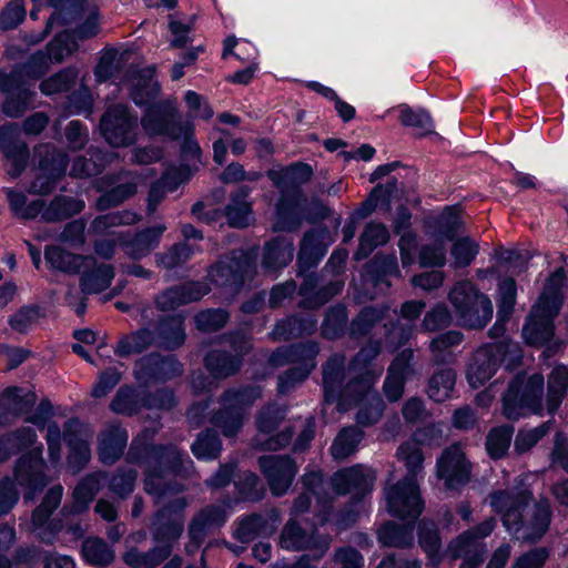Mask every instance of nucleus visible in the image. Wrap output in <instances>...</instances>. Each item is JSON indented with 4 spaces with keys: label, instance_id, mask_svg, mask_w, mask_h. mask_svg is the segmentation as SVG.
Returning <instances> with one entry per match:
<instances>
[{
    "label": "nucleus",
    "instance_id": "393cba45",
    "mask_svg": "<svg viewBox=\"0 0 568 568\" xmlns=\"http://www.w3.org/2000/svg\"><path fill=\"white\" fill-rule=\"evenodd\" d=\"M266 175L282 193H288L307 183L313 175V169L306 163L297 162L282 170H268Z\"/></svg>",
    "mask_w": 568,
    "mask_h": 568
},
{
    "label": "nucleus",
    "instance_id": "5fc2aeb1",
    "mask_svg": "<svg viewBox=\"0 0 568 568\" xmlns=\"http://www.w3.org/2000/svg\"><path fill=\"white\" fill-rule=\"evenodd\" d=\"M193 247L186 242H179L171 245L168 250L156 253L154 262L158 267L172 271L182 267L192 257Z\"/></svg>",
    "mask_w": 568,
    "mask_h": 568
},
{
    "label": "nucleus",
    "instance_id": "f3484780",
    "mask_svg": "<svg viewBox=\"0 0 568 568\" xmlns=\"http://www.w3.org/2000/svg\"><path fill=\"white\" fill-rule=\"evenodd\" d=\"M210 291V286L203 282L186 281L160 292L154 297V305L161 312L174 311L182 305L200 301Z\"/></svg>",
    "mask_w": 568,
    "mask_h": 568
},
{
    "label": "nucleus",
    "instance_id": "7ed1b4c3",
    "mask_svg": "<svg viewBox=\"0 0 568 568\" xmlns=\"http://www.w3.org/2000/svg\"><path fill=\"white\" fill-rule=\"evenodd\" d=\"M496 526V519L490 517L452 539L447 545V554L453 559H463L459 568H478L486 554L484 539Z\"/></svg>",
    "mask_w": 568,
    "mask_h": 568
},
{
    "label": "nucleus",
    "instance_id": "5701e85b",
    "mask_svg": "<svg viewBox=\"0 0 568 568\" xmlns=\"http://www.w3.org/2000/svg\"><path fill=\"white\" fill-rule=\"evenodd\" d=\"M79 286L84 295L100 294L110 287L114 278V267L111 264L98 263L82 265Z\"/></svg>",
    "mask_w": 568,
    "mask_h": 568
},
{
    "label": "nucleus",
    "instance_id": "774afa93",
    "mask_svg": "<svg viewBox=\"0 0 568 568\" xmlns=\"http://www.w3.org/2000/svg\"><path fill=\"white\" fill-rule=\"evenodd\" d=\"M347 311L346 307L337 304L329 307L325 313V318L322 324V336L328 339H335L343 336L347 325Z\"/></svg>",
    "mask_w": 568,
    "mask_h": 568
},
{
    "label": "nucleus",
    "instance_id": "9b49d317",
    "mask_svg": "<svg viewBox=\"0 0 568 568\" xmlns=\"http://www.w3.org/2000/svg\"><path fill=\"white\" fill-rule=\"evenodd\" d=\"M376 471L362 464L342 468L333 474L331 484L337 495H351L355 503H359L374 487Z\"/></svg>",
    "mask_w": 568,
    "mask_h": 568
},
{
    "label": "nucleus",
    "instance_id": "8fccbe9b",
    "mask_svg": "<svg viewBox=\"0 0 568 568\" xmlns=\"http://www.w3.org/2000/svg\"><path fill=\"white\" fill-rule=\"evenodd\" d=\"M181 170H172L165 173L160 180L151 184L148 194L146 214L153 215L158 205L165 199L168 191H174L179 183L185 179H179Z\"/></svg>",
    "mask_w": 568,
    "mask_h": 568
},
{
    "label": "nucleus",
    "instance_id": "0e129e2a",
    "mask_svg": "<svg viewBox=\"0 0 568 568\" xmlns=\"http://www.w3.org/2000/svg\"><path fill=\"white\" fill-rule=\"evenodd\" d=\"M143 406V397H140L134 388L122 386L110 403V409L115 414L132 416L139 413Z\"/></svg>",
    "mask_w": 568,
    "mask_h": 568
},
{
    "label": "nucleus",
    "instance_id": "4d7b16f0",
    "mask_svg": "<svg viewBox=\"0 0 568 568\" xmlns=\"http://www.w3.org/2000/svg\"><path fill=\"white\" fill-rule=\"evenodd\" d=\"M141 221V215L131 210L114 211L97 216L91 222V230L95 234H103L112 227L133 225Z\"/></svg>",
    "mask_w": 568,
    "mask_h": 568
},
{
    "label": "nucleus",
    "instance_id": "de8ad7c7",
    "mask_svg": "<svg viewBox=\"0 0 568 568\" xmlns=\"http://www.w3.org/2000/svg\"><path fill=\"white\" fill-rule=\"evenodd\" d=\"M486 295L480 293L475 284L468 280L459 281L454 284L448 293V301L453 305L458 320L464 315L471 304L477 303L479 297Z\"/></svg>",
    "mask_w": 568,
    "mask_h": 568
},
{
    "label": "nucleus",
    "instance_id": "6e6552de",
    "mask_svg": "<svg viewBox=\"0 0 568 568\" xmlns=\"http://www.w3.org/2000/svg\"><path fill=\"white\" fill-rule=\"evenodd\" d=\"M436 476L450 490L459 489L470 481L471 463L460 444L454 443L442 452L436 462Z\"/></svg>",
    "mask_w": 568,
    "mask_h": 568
},
{
    "label": "nucleus",
    "instance_id": "a878e982",
    "mask_svg": "<svg viewBox=\"0 0 568 568\" xmlns=\"http://www.w3.org/2000/svg\"><path fill=\"white\" fill-rule=\"evenodd\" d=\"M104 479H106V473L102 470L90 473L81 478L72 491L70 513L75 515L85 513L100 491Z\"/></svg>",
    "mask_w": 568,
    "mask_h": 568
},
{
    "label": "nucleus",
    "instance_id": "1a4fd4ad",
    "mask_svg": "<svg viewBox=\"0 0 568 568\" xmlns=\"http://www.w3.org/2000/svg\"><path fill=\"white\" fill-rule=\"evenodd\" d=\"M385 499L388 513L403 520L415 521L424 509L418 483L400 479L385 488Z\"/></svg>",
    "mask_w": 568,
    "mask_h": 568
},
{
    "label": "nucleus",
    "instance_id": "2f4dec72",
    "mask_svg": "<svg viewBox=\"0 0 568 568\" xmlns=\"http://www.w3.org/2000/svg\"><path fill=\"white\" fill-rule=\"evenodd\" d=\"M396 459L404 465L405 476L402 478L406 481L418 483V477L425 469V454L416 442H403L396 449Z\"/></svg>",
    "mask_w": 568,
    "mask_h": 568
},
{
    "label": "nucleus",
    "instance_id": "c03bdc74",
    "mask_svg": "<svg viewBox=\"0 0 568 568\" xmlns=\"http://www.w3.org/2000/svg\"><path fill=\"white\" fill-rule=\"evenodd\" d=\"M365 433L355 425L343 427L331 446V454L335 460H343L357 452Z\"/></svg>",
    "mask_w": 568,
    "mask_h": 568
},
{
    "label": "nucleus",
    "instance_id": "f704fd0d",
    "mask_svg": "<svg viewBox=\"0 0 568 568\" xmlns=\"http://www.w3.org/2000/svg\"><path fill=\"white\" fill-rule=\"evenodd\" d=\"M44 257L53 268L68 274H78L82 265L95 263V257L92 255L74 254L54 245L45 248Z\"/></svg>",
    "mask_w": 568,
    "mask_h": 568
},
{
    "label": "nucleus",
    "instance_id": "0eeeda50",
    "mask_svg": "<svg viewBox=\"0 0 568 568\" xmlns=\"http://www.w3.org/2000/svg\"><path fill=\"white\" fill-rule=\"evenodd\" d=\"M44 469L45 462L41 447L29 450L16 462L13 477L16 483L26 489L23 495L26 500H33L36 494L51 481Z\"/></svg>",
    "mask_w": 568,
    "mask_h": 568
},
{
    "label": "nucleus",
    "instance_id": "20e7f679",
    "mask_svg": "<svg viewBox=\"0 0 568 568\" xmlns=\"http://www.w3.org/2000/svg\"><path fill=\"white\" fill-rule=\"evenodd\" d=\"M99 129L113 148L132 145L138 134V118L122 103L111 104L102 114Z\"/></svg>",
    "mask_w": 568,
    "mask_h": 568
},
{
    "label": "nucleus",
    "instance_id": "f8f14e48",
    "mask_svg": "<svg viewBox=\"0 0 568 568\" xmlns=\"http://www.w3.org/2000/svg\"><path fill=\"white\" fill-rule=\"evenodd\" d=\"M257 465L275 497L290 490L298 471L296 462L290 455H264L258 457Z\"/></svg>",
    "mask_w": 568,
    "mask_h": 568
},
{
    "label": "nucleus",
    "instance_id": "49530a36",
    "mask_svg": "<svg viewBox=\"0 0 568 568\" xmlns=\"http://www.w3.org/2000/svg\"><path fill=\"white\" fill-rule=\"evenodd\" d=\"M220 404L221 407L212 414L210 423L219 428L225 437H234L243 427V412L233 408L227 403Z\"/></svg>",
    "mask_w": 568,
    "mask_h": 568
},
{
    "label": "nucleus",
    "instance_id": "bf43d9fd",
    "mask_svg": "<svg viewBox=\"0 0 568 568\" xmlns=\"http://www.w3.org/2000/svg\"><path fill=\"white\" fill-rule=\"evenodd\" d=\"M464 315L459 318L462 326L470 329H481L493 316V305L490 300L479 297L477 303L471 304Z\"/></svg>",
    "mask_w": 568,
    "mask_h": 568
},
{
    "label": "nucleus",
    "instance_id": "864d4df0",
    "mask_svg": "<svg viewBox=\"0 0 568 568\" xmlns=\"http://www.w3.org/2000/svg\"><path fill=\"white\" fill-rule=\"evenodd\" d=\"M138 176L130 181L119 183L111 190L104 192L97 199L95 207L98 211H106L111 207L122 204L124 201L134 196L138 192Z\"/></svg>",
    "mask_w": 568,
    "mask_h": 568
},
{
    "label": "nucleus",
    "instance_id": "69168bd1",
    "mask_svg": "<svg viewBox=\"0 0 568 568\" xmlns=\"http://www.w3.org/2000/svg\"><path fill=\"white\" fill-rule=\"evenodd\" d=\"M62 496L63 487L61 485H54L48 489L41 504L32 511L31 523L34 528H40L48 521L61 504Z\"/></svg>",
    "mask_w": 568,
    "mask_h": 568
},
{
    "label": "nucleus",
    "instance_id": "603ef678",
    "mask_svg": "<svg viewBox=\"0 0 568 568\" xmlns=\"http://www.w3.org/2000/svg\"><path fill=\"white\" fill-rule=\"evenodd\" d=\"M84 209V202L80 199L58 195L43 211L42 219L45 222H58L69 219Z\"/></svg>",
    "mask_w": 568,
    "mask_h": 568
},
{
    "label": "nucleus",
    "instance_id": "bb28decb",
    "mask_svg": "<svg viewBox=\"0 0 568 568\" xmlns=\"http://www.w3.org/2000/svg\"><path fill=\"white\" fill-rule=\"evenodd\" d=\"M154 71L151 68H130L128 81L130 83V95L135 104H148L159 93V84L153 79Z\"/></svg>",
    "mask_w": 568,
    "mask_h": 568
},
{
    "label": "nucleus",
    "instance_id": "cd10ccee",
    "mask_svg": "<svg viewBox=\"0 0 568 568\" xmlns=\"http://www.w3.org/2000/svg\"><path fill=\"white\" fill-rule=\"evenodd\" d=\"M318 353V344L314 341L282 346L271 354L268 357V364L272 367L278 368L287 364L315 361Z\"/></svg>",
    "mask_w": 568,
    "mask_h": 568
},
{
    "label": "nucleus",
    "instance_id": "dca6fc26",
    "mask_svg": "<svg viewBox=\"0 0 568 568\" xmlns=\"http://www.w3.org/2000/svg\"><path fill=\"white\" fill-rule=\"evenodd\" d=\"M175 104L170 101H160L152 104L144 116L141 119V125L149 135L176 136L181 133L182 123L176 120Z\"/></svg>",
    "mask_w": 568,
    "mask_h": 568
},
{
    "label": "nucleus",
    "instance_id": "37998d69",
    "mask_svg": "<svg viewBox=\"0 0 568 568\" xmlns=\"http://www.w3.org/2000/svg\"><path fill=\"white\" fill-rule=\"evenodd\" d=\"M34 159L38 162L40 170L50 172L59 178L64 175L69 163L67 153L50 143H43L36 146Z\"/></svg>",
    "mask_w": 568,
    "mask_h": 568
},
{
    "label": "nucleus",
    "instance_id": "72a5a7b5",
    "mask_svg": "<svg viewBox=\"0 0 568 568\" xmlns=\"http://www.w3.org/2000/svg\"><path fill=\"white\" fill-rule=\"evenodd\" d=\"M294 255L293 243L278 236L264 244L262 266L266 271H277L288 265Z\"/></svg>",
    "mask_w": 568,
    "mask_h": 568
},
{
    "label": "nucleus",
    "instance_id": "3c124183",
    "mask_svg": "<svg viewBox=\"0 0 568 568\" xmlns=\"http://www.w3.org/2000/svg\"><path fill=\"white\" fill-rule=\"evenodd\" d=\"M388 240L389 233L384 224L368 223L359 236L355 258L358 261L366 258L377 246L386 244Z\"/></svg>",
    "mask_w": 568,
    "mask_h": 568
},
{
    "label": "nucleus",
    "instance_id": "4468645a",
    "mask_svg": "<svg viewBox=\"0 0 568 568\" xmlns=\"http://www.w3.org/2000/svg\"><path fill=\"white\" fill-rule=\"evenodd\" d=\"M227 519V505L209 504L200 508L187 526L189 542L185 550L193 554L199 550L209 534L220 529Z\"/></svg>",
    "mask_w": 568,
    "mask_h": 568
},
{
    "label": "nucleus",
    "instance_id": "a19ab883",
    "mask_svg": "<svg viewBox=\"0 0 568 568\" xmlns=\"http://www.w3.org/2000/svg\"><path fill=\"white\" fill-rule=\"evenodd\" d=\"M204 366L217 379L235 375L242 367V361L226 351L213 349L204 357Z\"/></svg>",
    "mask_w": 568,
    "mask_h": 568
},
{
    "label": "nucleus",
    "instance_id": "f03ea898",
    "mask_svg": "<svg viewBox=\"0 0 568 568\" xmlns=\"http://www.w3.org/2000/svg\"><path fill=\"white\" fill-rule=\"evenodd\" d=\"M257 250H233L207 270V280L215 286L236 294L256 274Z\"/></svg>",
    "mask_w": 568,
    "mask_h": 568
},
{
    "label": "nucleus",
    "instance_id": "39448f33",
    "mask_svg": "<svg viewBox=\"0 0 568 568\" xmlns=\"http://www.w3.org/2000/svg\"><path fill=\"white\" fill-rule=\"evenodd\" d=\"M564 278L562 270L555 271L539 297L537 310H535V345L539 341L550 339L554 334L552 318L559 313L564 301L561 293Z\"/></svg>",
    "mask_w": 568,
    "mask_h": 568
},
{
    "label": "nucleus",
    "instance_id": "4be33fe9",
    "mask_svg": "<svg viewBox=\"0 0 568 568\" xmlns=\"http://www.w3.org/2000/svg\"><path fill=\"white\" fill-rule=\"evenodd\" d=\"M165 230L164 224H158L136 232L130 240H125L123 234H120L118 242L130 258L140 260L148 256L159 245Z\"/></svg>",
    "mask_w": 568,
    "mask_h": 568
},
{
    "label": "nucleus",
    "instance_id": "6ab92c4d",
    "mask_svg": "<svg viewBox=\"0 0 568 568\" xmlns=\"http://www.w3.org/2000/svg\"><path fill=\"white\" fill-rule=\"evenodd\" d=\"M383 373V367H374L364 371L358 376L352 378L341 388L337 396V407L339 412H347L352 406L365 400L368 396L377 393L374 385Z\"/></svg>",
    "mask_w": 568,
    "mask_h": 568
},
{
    "label": "nucleus",
    "instance_id": "680f3d73",
    "mask_svg": "<svg viewBox=\"0 0 568 568\" xmlns=\"http://www.w3.org/2000/svg\"><path fill=\"white\" fill-rule=\"evenodd\" d=\"M262 397V390L260 386H245L237 389H226L221 396L220 403H227L233 408L240 412H245L250 408L258 398Z\"/></svg>",
    "mask_w": 568,
    "mask_h": 568
},
{
    "label": "nucleus",
    "instance_id": "7c9ffc66",
    "mask_svg": "<svg viewBox=\"0 0 568 568\" xmlns=\"http://www.w3.org/2000/svg\"><path fill=\"white\" fill-rule=\"evenodd\" d=\"M83 560L95 568H106L115 560V551L102 537L88 536L81 542Z\"/></svg>",
    "mask_w": 568,
    "mask_h": 568
},
{
    "label": "nucleus",
    "instance_id": "412c9836",
    "mask_svg": "<svg viewBox=\"0 0 568 568\" xmlns=\"http://www.w3.org/2000/svg\"><path fill=\"white\" fill-rule=\"evenodd\" d=\"M128 443V433L119 424H109L98 435V456L102 464L113 465L121 458Z\"/></svg>",
    "mask_w": 568,
    "mask_h": 568
},
{
    "label": "nucleus",
    "instance_id": "c85d7f7f",
    "mask_svg": "<svg viewBox=\"0 0 568 568\" xmlns=\"http://www.w3.org/2000/svg\"><path fill=\"white\" fill-rule=\"evenodd\" d=\"M345 362L343 354H333L322 366L324 402H336L345 379Z\"/></svg>",
    "mask_w": 568,
    "mask_h": 568
},
{
    "label": "nucleus",
    "instance_id": "a211bd4d",
    "mask_svg": "<svg viewBox=\"0 0 568 568\" xmlns=\"http://www.w3.org/2000/svg\"><path fill=\"white\" fill-rule=\"evenodd\" d=\"M0 151L10 161L8 174L17 178L27 168L29 148L21 139V131L17 123L10 122L0 126Z\"/></svg>",
    "mask_w": 568,
    "mask_h": 568
},
{
    "label": "nucleus",
    "instance_id": "ddd939ff",
    "mask_svg": "<svg viewBox=\"0 0 568 568\" xmlns=\"http://www.w3.org/2000/svg\"><path fill=\"white\" fill-rule=\"evenodd\" d=\"M280 545L288 550H314L315 557L321 558L329 548V537L321 536L317 528H304L300 521L291 517L283 526L280 535Z\"/></svg>",
    "mask_w": 568,
    "mask_h": 568
},
{
    "label": "nucleus",
    "instance_id": "9d476101",
    "mask_svg": "<svg viewBox=\"0 0 568 568\" xmlns=\"http://www.w3.org/2000/svg\"><path fill=\"white\" fill-rule=\"evenodd\" d=\"M183 364L174 355L150 353L134 364V376L142 385L165 383L183 374Z\"/></svg>",
    "mask_w": 568,
    "mask_h": 568
},
{
    "label": "nucleus",
    "instance_id": "09e8293b",
    "mask_svg": "<svg viewBox=\"0 0 568 568\" xmlns=\"http://www.w3.org/2000/svg\"><path fill=\"white\" fill-rule=\"evenodd\" d=\"M515 428L509 424L495 426L486 435L485 448L491 459L498 460L507 455Z\"/></svg>",
    "mask_w": 568,
    "mask_h": 568
},
{
    "label": "nucleus",
    "instance_id": "6e6d98bb",
    "mask_svg": "<svg viewBox=\"0 0 568 568\" xmlns=\"http://www.w3.org/2000/svg\"><path fill=\"white\" fill-rule=\"evenodd\" d=\"M357 412L355 415L356 425L361 427H369L377 424L385 412L386 405L378 393H374L365 400L356 404Z\"/></svg>",
    "mask_w": 568,
    "mask_h": 568
},
{
    "label": "nucleus",
    "instance_id": "79ce46f5",
    "mask_svg": "<svg viewBox=\"0 0 568 568\" xmlns=\"http://www.w3.org/2000/svg\"><path fill=\"white\" fill-rule=\"evenodd\" d=\"M456 378L457 374L450 367L436 369L427 379V396L436 403H444L452 397Z\"/></svg>",
    "mask_w": 568,
    "mask_h": 568
},
{
    "label": "nucleus",
    "instance_id": "c9c22d12",
    "mask_svg": "<svg viewBox=\"0 0 568 568\" xmlns=\"http://www.w3.org/2000/svg\"><path fill=\"white\" fill-rule=\"evenodd\" d=\"M376 535L383 547L406 549L414 545L413 526L410 525L387 520L378 527Z\"/></svg>",
    "mask_w": 568,
    "mask_h": 568
},
{
    "label": "nucleus",
    "instance_id": "58836bf2",
    "mask_svg": "<svg viewBox=\"0 0 568 568\" xmlns=\"http://www.w3.org/2000/svg\"><path fill=\"white\" fill-rule=\"evenodd\" d=\"M152 346L158 347L154 329L141 327L130 334L123 335L119 339L114 353L120 357H128L140 354Z\"/></svg>",
    "mask_w": 568,
    "mask_h": 568
},
{
    "label": "nucleus",
    "instance_id": "f257e3e1",
    "mask_svg": "<svg viewBox=\"0 0 568 568\" xmlns=\"http://www.w3.org/2000/svg\"><path fill=\"white\" fill-rule=\"evenodd\" d=\"M126 458L143 465L144 490L159 504L183 493L186 487L172 477H186L193 467L187 455L174 444H141L132 442Z\"/></svg>",
    "mask_w": 568,
    "mask_h": 568
},
{
    "label": "nucleus",
    "instance_id": "4c0bfd02",
    "mask_svg": "<svg viewBox=\"0 0 568 568\" xmlns=\"http://www.w3.org/2000/svg\"><path fill=\"white\" fill-rule=\"evenodd\" d=\"M36 403V394L28 392L21 394V388L11 386L0 395V412L10 422L22 414H26Z\"/></svg>",
    "mask_w": 568,
    "mask_h": 568
},
{
    "label": "nucleus",
    "instance_id": "e2e57ef3",
    "mask_svg": "<svg viewBox=\"0 0 568 568\" xmlns=\"http://www.w3.org/2000/svg\"><path fill=\"white\" fill-rule=\"evenodd\" d=\"M191 450L197 459H216L222 450V440L215 430L206 428L197 435Z\"/></svg>",
    "mask_w": 568,
    "mask_h": 568
},
{
    "label": "nucleus",
    "instance_id": "052dcab7",
    "mask_svg": "<svg viewBox=\"0 0 568 568\" xmlns=\"http://www.w3.org/2000/svg\"><path fill=\"white\" fill-rule=\"evenodd\" d=\"M529 491L518 489L497 490L489 495L490 506L500 514H505L515 507H527Z\"/></svg>",
    "mask_w": 568,
    "mask_h": 568
},
{
    "label": "nucleus",
    "instance_id": "b1692460",
    "mask_svg": "<svg viewBox=\"0 0 568 568\" xmlns=\"http://www.w3.org/2000/svg\"><path fill=\"white\" fill-rule=\"evenodd\" d=\"M154 333L158 347L166 351L180 348L186 338L184 317L180 314L162 316L156 322Z\"/></svg>",
    "mask_w": 568,
    "mask_h": 568
},
{
    "label": "nucleus",
    "instance_id": "aec40b11",
    "mask_svg": "<svg viewBox=\"0 0 568 568\" xmlns=\"http://www.w3.org/2000/svg\"><path fill=\"white\" fill-rule=\"evenodd\" d=\"M499 361L496 358L491 344L478 347L467 366V381L471 387L478 388L488 382L497 372Z\"/></svg>",
    "mask_w": 568,
    "mask_h": 568
},
{
    "label": "nucleus",
    "instance_id": "338daca9",
    "mask_svg": "<svg viewBox=\"0 0 568 568\" xmlns=\"http://www.w3.org/2000/svg\"><path fill=\"white\" fill-rule=\"evenodd\" d=\"M418 544L429 558H435L442 549V537L436 523L424 518L417 527Z\"/></svg>",
    "mask_w": 568,
    "mask_h": 568
},
{
    "label": "nucleus",
    "instance_id": "c756f323",
    "mask_svg": "<svg viewBox=\"0 0 568 568\" xmlns=\"http://www.w3.org/2000/svg\"><path fill=\"white\" fill-rule=\"evenodd\" d=\"M171 557L169 545H154L146 551L130 547L122 554L123 562L130 568H158Z\"/></svg>",
    "mask_w": 568,
    "mask_h": 568
},
{
    "label": "nucleus",
    "instance_id": "13d9d810",
    "mask_svg": "<svg viewBox=\"0 0 568 568\" xmlns=\"http://www.w3.org/2000/svg\"><path fill=\"white\" fill-rule=\"evenodd\" d=\"M89 3L88 0H70L60 10L53 12L47 21L44 36L51 32L52 27L57 23L68 26L83 18Z\"/></svg>",
    "mask_w": 568,
    "mask_h": 568
},
{
    "label": "nucleus",
    "instance_id": "ea45409f",
    "mask_svg": "<svg viewBox=\"0 0 568 568\" xmlns=\"http://www.w3.org/2000/svg\"><path fill=\"white\" fill-rule=\"evenodd\" d=\"M326 252L321 235L316 231L304 234L297 255L298 274H304L315 267Z\"/></svg>",
    "mask_w": 568,
    "mask_h": 568
},
{
    "label": "nucleus",
    "instance_id": "a18cd8bd",
    "mask_svg": "<svg viewBox=\"0 0 568 568\" xmlns=\"http://www.w3.org/2000/svg\"><path fill=\"white\" fill-rule=\"evenodd\" d=\"M184 530L183 519H172L170 517L159 518L158 513L150 526L152 539L155 545H169L171 554L175 541L181 537Z\"/></svg>",
    "mask_w": 568,
    "mask_h": 568
},
{
    "label": "nucleus",
    "instance_id": "2eb2a0df",
    "mask_svg": "<svg viewBox=\"0 0 568 568\" xmlns=\"http://www.w3.org/2000/svg\"><path fill=\"white\" fill-rule=\"evenodd\" d=\"M83 434L84 424L78 417L63 424V439L68 446L67 469L72 475L82 471L91 460L90 445Z\"/></svg>",
    "mask_w": 568,
    "mask_h": 568
},
{
    "label": "nucleus",
    "instance_id": "e433bc0d",
    "mask_svg": "<svg viewBox=\"0 0 568 568\" xmlns=\"http://www.w3.org/2000/svg\"><path fill=\"white\" fill-rule=\"evenodd\" d=\"M464 339L459 331H447L435 336L429 342L430 363L433 365H448L455 361L453 348Z\"/></svg>",
    "mask_w": 568,
    "mask_h": 568
},
{
    "label": "nucleus",
    "instance_id": "473e14b6",
    "mask_svg": "<svg viewBox=\"0 0 568 568\" xmlns=\"http://www.w3.org/2000/svg\"><path fill=\"white\" fill-rule=\"evenodd\" d=\"M251 189L246 185L237 187L230 194V203L225 206V216L230 226L244 229L250 225L252 217V205L246 201Z\"/></svg>",
    "mask_w": 568,
    "mask_h": 568
},
{
    "label": "nucleus",
    "instance_id": "423d86ee",
    "mask_svg": "<svg viewBox=\"0 0 568 568\" xmlns=\"http://www.w3.org/2000/svg\"><path fill=\"white\" fill-rule=\"evenodd\" d=\"M501 415L517 422L532 412V374L528 369L518 372L508 382L501 394Z\"/></svg>",
    "mask_w": 568,
    "mask_h": 568
}]
</instances>
